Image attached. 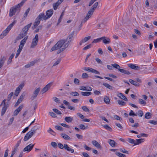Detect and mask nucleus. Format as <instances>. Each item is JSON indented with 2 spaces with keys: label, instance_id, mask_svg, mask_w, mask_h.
Here are the masks:
<instances>
[{
  "label": "nucleus",
  "instance_id": "nucleus-21",
  "mask_svg": "<svg viewBox=\"0 0 157 157\" xmlns=\"http://www.w3.org/2000/svg\"><path fill=\"white\" fill-rule=\"evenodd\" d=\"M128 67L131 68L132 69H134L135 70H139L140 69L139 67L135 65L129 63L128 64Z\"/></svg>",
  "mask_w": 157,
  "mask_h": 157
},
{
  "label": "nucleus",
  "instance_id": "nucleus-2",
  "mask_svg": "<svg viewBox=\"0 0 157 157\" xmlns=\"http://www.w3.org/2000/svg\"><path fill=\"white\" fill-rule=\"evenodd\" d=\"M98 2H95L92 6V8L89 10L86 16L84 18L83 20L82 21V24L84 23L88 19L91 17L92 15L93 14V12H94L95 10L97 8L98 6Z\"/></svg>",
  "mask_w": 157,
  "mask_h": 157
},
{
  "label": "nucleus",
  "instance_id": "nucleus-52",
  "mask_svg": "<svg viewBox=\"0 0 157 157\" xmlns=\"http://www.w3.org/2000/svg\"><path fill=\"white\" fill-rule=\"evenodd\" d=\"M37 62V60H35L33 61H32L28 63L29 65L30 66V67L31 66H32L34 65V64L36 63Z\"/></svg>",
  "mask_w": 157,
  "mask_h": 157
},
{
  "label": "nucleus",
  "instance_id": "nucleus-32",
  "mask_svg": "<svg viewBox=\"0 0 157 157\" xmlns=\"http://www.w3.org/2000/svg\"><path fill=\"white\" fill-rule=\"evenodd\" d=\"M119 71L122 73L126 75H129L130 74H131L130 72L129 71H128L122 69H119Z\"/></svg>",
  "mask_w": 157,
  "mask_h": 157
},
{
  "label": "nucleus",
  "instance_id": "nucleus-44",
  "mask_svg": "<svg viewBox=\"0 0 157 157\" xmlns=\"http://www.w3.org/2000/svg\"><path fill=\"white\" fill-rule=\"evenodd\" d=\"M70 94L74 96H77L79 95V94L77 92H71Z\"/></svg>",
  "mask_w": 157,
  "mask_h": 157
},
{
  "label": "nucleus",
  "instance_id": "nucleus-12",
  "mask_svg": "<svg viewBox=\"0 0 157 157\" xmlns=\"http://www.w3.org/2000/svg\"><path fill=\"white\" fill-rule=\"evenodd\" d=\"M37 20L38 19L40 21L41 20H46L47 19L46 16L45 15L44 13H40L36 17Z\"/></svg>",
  "mask_w": 157,
  "mask_h": 157
},
{
  "label": "nucleus",
  "instance_id": "nucleus-14",
  "mask_svg": "<svg viewBox=\"0 0 157 157\" xmlns=\"http://www.w3.org/2000/svg\"><path fill=\"white\" fill-rule=\"evenodd\" d=\"M33 134L30 131L28 132L25 136L24 139V141H27L29 139L31 138Z\"/></svg>",
  "mask_w": 157,
  "mask_h": 157
},
{
  "label": "nucleus",
  "instance_id": "nucleus-43",
  "mask_svg": "<svg viewBox=\"0 0 157 157\" xmlns=\"http://www.w3.org/2000/svg\"><path fill=\"white\" fill-rule=\"evenodd\" d=\"M79 127L80 129L82 130L86 129H87L88 127V126H85L83 124H79Z\"/></svg>",
  "mask_w": 157,
  "mask_h": 157
},
{
  "label": "nucleus",
  "instance_id": "nucleus-64",
  "mask_svg": "<svg viewBox=\"0 0 157 157\" xmlns=\"http://www.w3.org/2000/svg\"><path fill=\"white\" fill-rule=\"evenodd\" d=\"M58 145L59 147L61 149H63L64 148V145L61 143H59L58 144Z\"/></svg>",
  "mask_w": 157,
  "mask_h": 157
},
{
  "label": "nucleus",
  "instance_id": "nucleus-8",
  "mask_svg": "<svg viewBox=\"0 0 157 157\" xmlns=\"http://www.w3.org/2000/svg\"><path fill=\"white\" fill-rule=\"evenodd\" d=\"M24 86V84L23 83L20 84L16 88L15 91V95L16 96H17L20 93L21 89Z\"/></svg>",
  "mask_w": 157,
  "mask_h": 157
},
{
  "label": "nucleus",
  "instance_id": "nucleus-34",
  "mask_svg": "<svg viewBox=\"0 0 157 157\" xmlns=\"http://www.w3.org/2000/svg\"><path fill=\"white\" fill-rule=\"evenodd\" d=\"M25 96V93H23L20 96V98L18 99L17 101H18L20 103L21 102V101H22L23 98Z\"/></svg>",
  "mask_w": 157,
  "mask_h": 157
},
{
  "label": "nucleus",
  "instance_id": "nucleus-50",
  "mask_svg": "<svg viewBox=\"0 0 157 157\" xmlns=\"http://www.w3.org/2000/svg\"><path fill=\"white\" fill-rule=\"evenodd\" d=\"M101 40V37L97 38V39H94L92 41V43H95L100 42Z\"/></svg>",
  "mask_w": 157,
  "mask_h": 157
},
{
  "label": "nucleus",
  "instance_id": "nucleus-53",
  "mask_svg": "<svg viewBox=\"0 0 157 157\" xmlns=\"http://www.w3.org/2000/svg\"><path fill=\"white\" fill-rule=\"evenodd\" d=\"M22 49H20L19 48L17 49V53H16V55L15 56V58H17L18 57V56L19 55L20 53V52H21V51H22Z\"/></svg>",
  "mask_w": 157,
  "mask_h": 157
},
{
  "label": "nucleus",
  "instance_id": "nucleus-62",
  "mask_svg": "<svg viewBox=\"0 0 157 157\" xmlns=\"http://www.w3.org/2000/svg\"><path fill=\"white\" fill-rule=\"evenodd\" d=\"M149 123L154 125H156L157 124V121L154 120H150Z\"/></svg>",
  "mask_w": 157,
  "mask_h": 157
},
{
  "label": "nucleus",
  "instance_id": "nucleus-47",
  "mask_svg": "<svg viewBox=\"0 0 157 157\" xmlns=\"http://www.w3.org/2000/svg\"><path fill=\"white\" fill-rule=\"evenodd\" d=\"M82 109L85 112H89V109L86 106H83L82 107Z\"/></svg>",
  "mask_w": 157,
  "mask_h": 157
},
{
  "label": "nucleus",
  "instance_id": "nucleus-61",
  "mask_svg": "<svg viewBox=\"0 0 157 157\" xmlns=\"http://www.w3.org/2000/svg\"><path fill=\"white\" fill-rule=\"evenodd\" d=\"M144 114V113L141 110H139L138 111V115L140 117H142Z\"/></svg>",
  "mask_w": 157,
  "mask_h": 157
},
{
  "label": "nucleus",
  "instance_id": "nucleus-25",
  "mask_svg": "<svg viewBox=\"0 0 157 157\" xmlns=\"http://www.w3.org/2000/svg\"><path fill=\"white\" fill-rule=\"evenodd\" d=\"M144 141V139H136L135 140V145H138L141 143L143 142Z\"/></svg>",
  "mask_w": 157,
  "mask_h": 157
},
{
  "label": "nucleus",
  "instance_id": "nucleus-51",
  "mask_svg": "<svg viewBox=\"0 0 157 157\" xmlns=\"http://www.w3.org/2000/svg\"><path fill=\"white\" fill-rule=\"evenodd\" d=\"M53 110L57 114L61 115L62 114L61 112L56 109H53Z\"/></svg>",
  "mask_w": 157,
  "mask_h": 157
},
{
  "label": "nucleus",
  "instance_id": "nucleus-27",
  "mask_svg": "<svg viewBox=\"0 0 157 157\" xmlns=\"http://www.w3.org/2000/svg\"><path fill=\"white\" fill-rule=\"evenodd\" d=\"M129 82L132 85H134L135 86H139L140 85L137 82L135 81L132 79H129Z\"/></svg>",
  "mask_w": 157,
  "mask_h": 157
},
{
  "label": "nucleus",
  "instance_id": "nucleus-9",
  "mask_svg": "<svg viewBox=\"0 0 157 157\" xmlns=\"http://www.w3.org/2000/svg\"><path fill=\"white\" fill-rule=\"evenodd\" d=\"M28 37V36H25L24 38L21 41L20 45H19V48L22 49L24 45L26 43Z\"/></svg>",
  "mask_w": 157,
  "mask_h": 157
},
{
  "label": "nucleus",
  "instance_id": "nucleus-46",
  "mask_svg": "<svg viewBox=\"0 0 157 157\" xmlns=\"http://www.w3.org/2000/svg\"><path fill=\"white\" fill-rule=\"evenodd\" d=\"M63 12L61 14L60 16V17L58 20V22L57 24V25H58V24L61 22V20L63 18Z\"/></svg>",
  "mask_w": 157,
  "mask_h": 157
},
{
  "label": "nucleus",
  "instance_id": "nucleus-54",
  "mask_svg": "<svg viewBox=\"0 0 157 157\" xmlns=\"http://www.w3.org/2000/svg\"><path fill=\"white\" fill-rule=\"evenodd\" d=\"M30 10V8H29L24 13V17H26L27 16L28 14L29 13V11Z\"/></svg>",
  "mask_w": 157,
  "mask_h": 157
},
{
  "label": "nucleus",
  "instance_id": "nucleus-1",
  "mask_svg": "<svg viewBox=\"0 0 157 157\" xmlns=\"http://www.w3.org/2000/svg\"><path fill=\"white\" fill-rule=\"evenodd\" d=\"M73 37V34L71 33L68 36L66 40H62L58 41L51 48L50 51L52 52L59 49L57 53H60L68 46L72 40Z\"/></svg>",
  "mask_w": 157,
  "mask_h": 157
},
{
  "label": "nucleus",
  "instance_id": "nucleus-22",
  "mask_svg": "<svg viewBox=\"0 0 157 157\" xmlns=\"http://www.w3.org/2000/svg\"><path fill=\"white\" fill-rule=\"evenodd\" d=\"M60 135L65 140H71L70 137L64 133H61Z\"/></svg>",
  "mask_w": 157,
  "mask_h": 157
},
{
  "label": "nucleus",
  "instance_id": "nucleus-18",
  "mask_svg": "<svg viewBox=\"0 0 157 157\" xmlns=\"http://www.w3.org/2000/svg\"><path fill=\"white\" fill-rule=\"evenodd\" d=\"M101 40H102L103 43L105 44H109L110 42V39L106 37L103 36L101 37Z\"/></svg>",
  "mask_w": 157,
  "mask_h": 157
},
{
  "label": "nucleus",
  "instance_id": "nucleus-24",
  "mask_svg": "<svg viewBox=\"0 0 157 157\" xmlns=\"http://www.w3.org/2000/svg\"><path fill=\"white\" fill-rule=\"evenodd\" d=\"M92 143L94 146L95 147L98 148H101V145L96 140H94L92 141Z\"/></svg>",
  "mask_w": 157,
  "mask_h": 157
},
{
  "label": "nucleus",
  "instance_id": "nucleus-17",
  "mask_svg": "<svg viewBox=\"0 0 157 157\" xmlns=\"http://www.w3.org/2000/svg\"><path fill=\"white\" fill-rule=\"evenodd\" d=\"M51 86V84L50 83L47 85L41 90V92L42 94H43L48 91L50 88Z\"/></svg>",
  "mask_w": 157,
  "mask_h": 157
},
{
  "label": "nucleus",
  "instance_id": "nucleus-56",
  "mask_svg": "<svg viewBox=\"0 0 157 157\" xmlns=\"http://www.w3.org/2000/svg\"><path fill=\"white\" fill-rule=\"evenodd\" d=\"M56 129L57 130L62 131L63 130V128L60 126L58 125H56L55 126Z\"/></svg>",
  "mask_w": 157,
  "mask_h": 157
},
{
  "label": "nucleus",
  "instance_id": "nucleus-48",
  "mask_svg": "<svg viewBox=\"0 0 157 157\" xmlns=\"http://www.w3.org/2000/svg\"><path fill=\"white\" fill-rule=\"evenodd\" d=\"M40 22V21L38 19L37 20V18H36L35 20V21L34 23V25L35 26H37L39 25Z\"/></svg>",
  "mask_w": 157,
  "mask_h": 157
},
{
  "label": "nucleus",
  "instance_id": "nucleus-36",
  "mask_svg": "<svg viewBox=\"0 0 157 157\" xmlns=\"http://www.w3.org/2000/svg\"><path fill=\"white\" fill-rule=\"evenodd\" d=\"M151 117V113L147 112L145 113L144 116V117L146 119H149Z\"/></svg>",
  "mask_w": 157,
  "mask_h": 157
},
{
  "label": "nucleus",
  "instance_id": "nucleus-57",
  "mask_svg": "<svg viewBox=\"0 0 157 157\" xmlns=\"http://www.w3.org/2000/svg\"><path fill=\"white\" fill-rule=\"evenodd\" d=\"M13 92H11L10 94H9L7 98V100L8 101H10L11 99V98L13 96Z\"/></svg>",
  "mask_w": 157,
  "mask_h": 157
},
{
  "label": "nucleus",
  "instance_id": "nucleus-58",
  "mask_svg": "<svg viewBox=\"0 0 157 157\" xmlns=\"http://www.w3.org/2000/svg\"><path fill=\"white\" fill-rule=\"evenodd\" d=\"M92 46V45L91 44H89L86 46L85 47L83 48V50H86L90 48Z\"/></svg>",
  "mask_w": 157,
  "mask_h": 157
},
{
  "label": "nucleus",
  "instance_id": "nucleus-19",
  "mask_svg": "<svg viewBox=\"0 0 157 157\" xmlns=\"http://www.w3.org/2000/svg\"><path fill=\"white\" fill-rule=\"evenodd\" d=\"M64 148L67 151L70 152L71 153H73L74 152V149H72L69 147L68 145L67 144H64Z\"/></svg>",
  "mask_w": 157,
  "mask_h": 157
},
{
  "label": "nucleus",
  "instance_id": "nucleus-6",
  "mask_svg": "<svg viewBox=\"0 0 157 157\" xmlns=\"http://www.w3.org/2000/svg\"><path fill=\"white\" fill-rule=\"evenodd\" d=\"M38 41V36L37 34L36 35L35 37L33 39L30 46V48H35L37 45Z\"/></svg>",
  "mask_w": 157,
  "mask_h": 157
},
{
  "label": "nucleus",
  "instance_id": "nucleus-20",
  "mask_svg": "<svg viewBox=\"0 0 157 157\" xmlns=\"http://www.w3.org/2000/svg\"><path fill=\"white\" fill-rule=\"evenodd\" d=\"M22 105H20L16 109L13 113V116H16L19 113L21 110L23 108Z\"/></svg>",
  "mask_w": 157,
  "mask_h": 157
},
{
  "label": "nucleus",
  "instance_id": "nucleus-41",
  "mask_svg": "<svg viewBox=\"0 0 157 157\" xmlns=\"http://www.w3.org/2000/svg\"><path fill=\"white\" fill-rule=\"evenodd\" d=\"M14 56V55L13 54H12L11 56H10L8 61H7V64H10L12 62V59L13 58Z\"/></svg>",
  "mask_w": 157,
  "mask_h": 157
},
{
  "label": "nucleus",
  "instance_id": "nucleus-30",
  "mask_svg": "<svg viewBox=\"0 0 157 157\" xmlns=\"http://www.w3.org/2000/svg\"><path fill=\"white\" fill-rule=\"evenodd\" d=\"M60 2H58L57 1V2L53 4V8L54 10H56L58 8V6L61 4Z\"/></svg>",
  "mask_w": 157,
  "mask_h": 157
},
{
  "label": "nucleus",
  "instance_id": "nucleus-63",
  "mask_svg": "<svg viewBox=\"0 0 157 157\" xmlns=\"http://www.w3.org/2000/svg\"><path fill=\"white\" fill-rule=\"evenodd\" d=\"M114 117L115 119L116 120H120V121L122 120L121 118L119 116L117 115H114Z\"/></svg>",
  "mask_w": 157,
  "mask_h": 157
},
{
  "label": "nucleus",
  "instance_id": "nucleus-60",
  "mask_svg": "<svg viewBox=\"0 0 157 157\" xmlns=\"http://www.w3.org/2000/svg\"><path fill=\"white\" fill-rule=\"evenodd\" d=\"M74 83L76 85H78L79 84V80L77 78H75L74 79Z\"/></svg>",
  "mask_w": 157,
  "mask_h": 157
},
{
  "label": "nucleus",
  "instance_id": "nucleus-13",
  "mask_svg": "<svg viewBox=\"0 0 157 157\" xmlns=\"http://www.w3.org/2000/svg\"><path fill=\"white\" fill-rule=\"evenodd\" d=\"M53 12V10L52 9H50L46 11L45 16L47 17V19L50 18L52 16Z\"/></svg>",
  "mask_w": 157,
  "mask_h": 157
},
{
  "label": "nucleus",
  "instance_id": "nucleus-40",
  "mask_svg": "<svg viewBox=\"0 0 157 157\" xmlns=\"http://www.w3.org/2000/svg\"><path fill=\"white\" fill-rule=\"evenodd\" d=\"M116 155L119 157H126V155H125L122 154L119 152H116Z\"/></svg>",
  "mask_w": 157,
  "mask_h": 157
},
{
  "label": "nucleus",
  "instance_id": "nucleus-5",
  "mask_svg": "<svg viewBox=\"0 0 157 157\" xmlns=\"http://www.w3.org/2000/svg\"><path fill=\"white\" fill-rule=\"evenodd\" d=\"M20 7L18 4L15 6L12 7L10 10V17H11L15 14L16 12L19 9Z\"/></svg>",
  "mask_w": 157,
  "mask_h": 157
},
{
  "label": "nucleus",
  "instance_id": "nucleus-26",
  "mask_svg": "<svg viewBox=\"0 0 157 157\" xmlns=\"http://www.w3.org/2000/svg\"><path fill=\"white\" fill-rule=\"evenodd\" d=\"M73 120V117H66L64 118L65 121L68 123L71 122Z\"/></svg>",
  "mask_w": 157,
  "mask_h": 157
},
{
  "label": "nucleus",
  "instance_id": "nucleus-3",
  "mask_svg": "<svg viewBox=\"0 0 157 157\" xmlns=\"http://www.w3.org/2000/svg\"><path fill=\"white\" fill-rule=\"evenodd\" d=\"M32 25L31 23L25 26L22 29L21 32L17 37V39L19 40L25 37L27 34V33L29 28Z\"/></svg>",
  "mask_w": 157,
  "mask_h": 157
},
{
  "label": "nucleus",
  "instance_id": "nucleus-42",
  "mask_svg": "<svg viewBox=\"0 0 157 157\" xmlns=\"http://www.w3.org/2000/svg\"><path fill=\"white\" fill-rule=\"evenodd\" d=\"M112 66L114 68L117 69L119 71V69H121L120 68V66L118 64L116 63L112 64Z\"/></svg>",
  "mask_w": 157,
  "mask_h": 157
},
{
  "label": "nucleus",
  "instance_id": "nucleus-15",
  "mask_svg": "<svg viewBox=\"0 0 157 157\" xmlns=\"http://www.w3.org/2000/svg\"><path fill=\"white\" fill-rule=\"evenodd\" d=\"M40 128V126L39 124L35 125L29 131L34 135L36 133V131L39 129Z\"/></svg>",
  "mask_w": 157,
  "mask_h": 157
},
{
  "label": "nucleus",
  "instance_id": "nucleus-45",
  "mask_svg": "<svg viewBox=\"0 0 157 157\" xmlns=\"http://www.w3.org/2000/svg\"><path fill=\"white\" fill-rule=\"evenodd\" d=\"M117 102L119 105L122 106L126 104L125 102L122 100H118Z\"/></svg>",
  "mask_w": 157,
  "mask_h": 157
},
{
  "label": "nucleus",
  "instance_id": "nucleus-55",
  "mask_svg": "<svg viewBox=\"0 0 157 157\" xmlns=\"http://www.w3.org/2000/svg\"><path fill=\"white\" fill-rule=\"evenodd\" d=\"M128 142L130 143L134 144V145H135V140L130 138H128Z\"/></svg>",
  "mask_w": 157,
  "mask_h": 157
},
{
  "label": "nucleus",
  "instance_id": "nucleus-28",
  "mask_svg": "<svg viewBox=\"0 0 157 157\" xmlns=\"http://www.w3.org/2000/svg\"><path fill=\"white\" fill-rule=\"evenodd\" d=\"M108 143H109L110 145L113 147H115L116 145V143L114 140L109 139L108 141Z\"/></svg>",
  "mask_w": 157,
  "mask_h": 157
},
{
  "label": "nucleus",
  "instance_id": "nucleus-38",
  "mask_svg": "<svg viewBox=\"0 0 157 157\" xmlns=\"http://www.w3.org/2000/svg\"><path fill=\"white\" fill-rule=\"evenodd\" d=\"M7 109V107L6 106H4L3 107L2 112H1V115L3 116L5 113Z\"/></svg>",
  "mask_w": 157,
  "mask_h": 157
},
{
  "label": "nucleus",
  "instance_id": "nucleus-11",
  "mask_svg": "<svg viewBox=\"0 0 157 157\" xmlns=\"http://www.w3.org/2000/svg\"><path fill=\"white\" fill-rule=\"evenodd\" d=\"M40 90V87H38L34 91L33 95L31 97V99L32 100H33L36 98Z\"/></svg>",
  "mask_w": 157,
  "mask_h": 157
},
{
  "label": "nucleus",
  "instance_id": "nucleus-23",
  "mask_svg": "<svg viewBox=\"0 0 157 157\" xmlns=\"http://www.w3.org/2000/svg\"><path fill=\"white\" fill-rule=\"evenodd\" d=\"M6 59L4 56L2 57L0 59V69L3 65Z\"/></svg>",
  "mask_w": 157,
  "mask_h": 157
},
{
  "label": "nucleus",
  "instance_id": "nucleus-7",
  "mask_svg": "<svg viewBox=\"0 0 157 157\" xmlns=\"http://www.w3.org/2000/svg\"><path fill=\"white\" fill-rule=\"evenodd\" d=\"M82 69L84 71H87L89 72H91L93 73L99 74L100 73L99 71H97L96 70L92 68L89 67H83Z\"/></svg>",
  "mask_w": 157,
  "mask_h": 157
},
{
  "label": "nucleus",
  "instance_id": "nucleus-31",
  "mask_svg": "<svg viewBox=\"0 0 157 157\" xmlns=\"http://www.w3.org/2000/svg\"><path fill=\"white\" fill-rule=\"evenodd\" d=\"M103 85L105 87L107 88L110 90H112L113 88V87L112 86L109 85V84L106 83H103Z\"/></svg>",
  "mask_w": 157,
  "mask_h": 157
},
{
  "label": "nucleus",
  "instance_id": "nucleus-37",
  "mask_svg": "<svg viewBox=\"0 0 157 157\" xmlns=\"http://www.w3.org/2000/svg\"><path fill=\"white\" fill-rule=\"evenodd\" d=\"M81 94L83 96H88L91 94V93L89 92H81Z\"/></svg>",
  "mask_w": 157,
  "mask_h": 157
},
{
  "label": "nucleus",
  "instance_id": "nucleus-59",
  "mask_svg": "<svg viewBox=\"0 0 157 157\" xmlns=\"http://www.w3.org/2000/svg\"><path fill=\"white\" fill-rule=\"evenodd\" d=\"M52 146L54 148H56L57 147V144L55 142H52L51 144Z\"/></svg>",
  "mask_w": 157,
  "mask_h": 157
},
{
  "label": "nucleus",
  "instance_id": "nucleus-33",
  "mask_svg": "<svg viewBox=\"0 0 157 157\" xmlns=\"http://www.w3.org/2000/svg\"><path fill=\"white\" fill-rule=\"evenodd\" d=\"M104 101L105 103L108 104H109L110 102L109 98L107 96L104 97Z\"/></svg>",
  "mask_w": 157,
  "mask_h": 157
},
{
  "label": "nucleus",
  "instance_id": "nucleus-39",
  "mask_svg": "<svg viewBox=\"0 0 157 157\" xmlns=\"http://www.w3.org/2000/svg\"><path fill=\"white\" fill-rule=\"evenodd\" d=\"M104 128L106 129L108 131H112V128L108 124H105L103 126Z\"/></svg>",
  "mask_w": 157,
  "mask_h": 157
},
{
  "label": "nucleus",
  "instance_id": "nucleus-4",
  "mask_svg": "<svg viewBox=\"0 0 157 157\" xmlns=\"http://www.w3.org/2000/svg\"><path fill=\"white\" fill-rule=\"evenodd\" d=\"M16 22V21H14L12 23L10 24L6 29L2 32L0 35V38L2 39L5 36H6Z\"/></svg>",
  "mask_w": 157,
  "mask_h": 157
},
{
  "label": "nucleus",
  "instance_id": "nucleus-16",
  "mask_svg": "<svg viewBox=\"0 0 157 157\" xmlns=\"http://www.w3.org/2000/svg\"><path fill=\"white\" fill-rule=\"evenodd\" d=\"M91 38V36H89L87 37H85L84 38L82 39L79 43L80 46L82 45V44L84 43L88 40H89Z\"/></svg>",
  "mask_w": 157,
  "mask_h": 157
},
{
  "label": "nucleus",
  "instance_id": "nucleus-49",
  "mask_svg": "<svg viewBox=\"0 0 157 157\" xmlns=\"http://www.w3.org/2000/svg\"><path fill=\"white\" fill-rule=\"evenodd\" d=\"M89 75L87 74L83 73L82 74V78L84 79L88 78Z\"/></svg>",
  "mask_w": 157,
  "mask_h": 157
},
{
  "label": "nucleus",
  "instance_id": "nucleus-35",
  "mask_svg": "<svg viewBox=\"0 0 157 157\" xmlns=\"http://www.w3.org/2000/svg\"><path fill=\"white\" fill-rule=\"evenodd\" d=\"M138 102L140 104L144 105H145L146 104V102L145 101L140 98L139 99Z\"/></svg>",
  "mask_w": 157,
  "mask_h": 157
},
{
  "label": "nucleus",
  "instance_id": "nucleus-29",
  "mask_svg": "<svg viewBox=\"0 0 157 157\" xmlns=\"http://www.w3.org/2000/svg\"><path fill=\"white\" fill-rule=\"evenodd\" d=\"M118 96L124 100V101H127V98L122 93H120L117 94Z\"/></svg>",
  "mask_w": 157,
  "mask_h": 157
},
{
  "label": "nucleus",
  "instance_id": "nucleus-10",
  "mask_svg": "<svg viewBox=\"0 0 157 157\" xmlns=\"http://www.w3.org/2000/svg\"><path fill=\"white\" fill-rule=\"evenodd\" d=\"M34 145L35 144H29L24 148L23 151L29 152L33 149Z\"/></svg>",
  "mask_w": 157,
  "mask_h": 157
}]
</instances>
